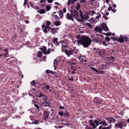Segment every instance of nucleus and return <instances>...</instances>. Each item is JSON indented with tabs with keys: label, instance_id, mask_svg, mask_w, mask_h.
Returning a JSON list of instances; mask_svg holds the SVG:
<instances>
[{
	"label": "nucleus",
	"instance_id": "nucleus-1",
	"mask_svg": "<svg viewBox=\"0 0 129 129\" xmlns=\"http://www.w3.org/2000/svg\"><path fill=\"white\" fill-rule=\"evenodd\" d=\"M77 43L78 46L80 44L83 45L84 47H87L91 42V39L87 37H81L80 35L78 36Z\"/></svg>",
	"mask_w": 129,
	"mask_h": 129
},
{
	"label": "nucleus",
	"instance_id": "nucleus-2",
	"mask_svg": "<svg viewBox=\"0 0 129 129\" xmlns=\"http://www.w3.org/2000/svg\"><path fill=\"white\" fill-rule=\"evenodd\" d=\"M66 41L63 40L60 42L61 45H62L61 49L62 51L64 52L68 56L72 54L74 52H75V54L77 53V52L78 50V49L75 48L74 51L73 49H67V46L68 44L66 43Z\"/></svg>",
	"mask_w": 129,
	"mask_h": 129
},
{
	"label": "nucleus",
	"instance_id": "nucleus-3",
	"mask_svg": "<svg viewBox=\"0 0 129 129\" xmlns=\"http://www.w3.org/2000/svg\"><path fill=\"white\" fill-rule=\"evenodd\" d=\"M39 93V94L36 95V96L39 98H41L42 97H43L42 98V100L43 101H44L43 102H41V100H40L41 102H39L40 104L41 105L45 106V103L47 104H48L49 102L47 101V97L46 96H44V94H42L41 92H40Z\"/></svg>",
	"mask_w": 129,
	"mask_h": 129
},
{
	"label": "nucleus",
	"instance_id": "nucleus-4",
	"mask_svg": "<svg viewBox=\"0 0 129 129\" xmlns=\"http://www.w3.org/2000/svg\"><path fill=\"white\" fill-rule=\"evenodd\" d=\"M74 18L76 19L78 21L82 22L84 21L83 19H79V15L78 12L76 10L74 9L71 12Z\"/></svg>",
	"mask_w": 129,
	"mask_h": 129
},
{
	"label": "nucleus",
	"instance_id": "nucleus-5",
	"mask_svg": "<svg viewBox=\"0 0 129 129\" xmlns=\"http://www.w3.org/2000/svg\"><path fill=\"white\" fill-rule=\"evenodd\" d=\"M90 125L92 126L93 128L95 129L96 128V126H98L99 124L101 125V122L98 121L97 120H94L93 121L92 120H89Z\"/></svg>",
	"mask_w": 129,
	"mask_h": 129
},
{
	"label": "nucleus",
	"instance_id": "nucleus-6",
	"mask_svg": "<svg viewBox=\"0 0 129 129\" xmlns=\"http://www.w3.org/2000/svg\"><path fill=\"white\" fill-rule=\"evenodd\" d=\"M40 49L42 51L43 53L44 54H49L50 52V49H49L47 51V48L46 47L43 46L42 48H40Z\"/></svg>",
	"mask_w": 129,
	"mask_h": 129
},
{
	"label": "nucleus",
	"instance_id": "nucleus-7",
	"mask_svg": "<svg viewBox=\"0 0 129 129\" xmlns=\"http://www.w3.org/2000/svg\"><path fill=\"white\" fill-rule=\"evenodd\" d=\"M79 12L80 13L79 15L81 18V19H83H83H84L86 20L89 18V16L88 15L85 14L84 16L83 15L82 12L81 10H80L79 11Z\"/></svg>",
	"mask_w": 129,
	"mask_h": 129
},
{
	"label": "nucleus",
	"instance_id": "nucleus-8",
	"mask_svg": "<svg viewBox=\"0 0 129 129\" xmlns=\"http://www.w3.org/2000/svg\"><path fill=\"white\" fill-rule=\"evenodd\" d=\"M66 18L67 19L71 20L72 21H74V18L73 16L72 13L70 12V14L69 13H67L66 16Z\"/></svg>",
	"mask_w": 129,
	"mask_h": 129
},
{
	"label": "nucleus",
	"instance_id": "nucleus-9",
	"mask_svg": "<svg viewBox=\"0 0 129 129\" xmlns=\"http://www.w3.org/2000/svg\"><path fill=\"white\" fill-rule=\"evenodd\" d=\"M101 26L102 30L105 31L108 30L109 29L108 28L107 24L104 23H103L101 25Z\"/></svg>",
	"mask_w": 129,
	"mask_h": 129
},
{
	"label": "nucleus",
	"instance_id": "nucleus-10",
	"mask_svg": "<svg viewBox=\"0 0 129 129\" xmlns=\"http://www.w3.org/2000/svg\"><path fill=\"white\" fill-rule=\"evenodd\" d=\"M103 36L101 35H99L97 36V43H99L100 44H101V43L102 41Z\"/></svg>",
	"mask_w": 129,
	"mask_h": 129
},
{
	"label": "nucleus",
	"instance_id": "nucleus-11",
	"mask_svg": "<svg viewBox=\"0 0 129 129\" xmlns=\"http://www.w3.org/2000/svg\"><path fill=\"white\" fill-rule=\"evenodd\" d=\"M95 30L96 32L101 33H102V30L101 26H96L95 28Z\"/></svg>",
	"mask_w": 129,
	"mask_h": 129
},
{
	"label": "nucleus",
	"instance_id": "nucleus-12",
	"mask_svg": "<svg viewBox=\"0 0 129 129\" xmlns=\"http://www.w3.org/2000/svg\"><path fill=\"white\" fill-rule=\"evenodd\" d=\"M63 40H62L61 41H60L59 42H58L57 41V39L56 38H55L53 40V42L54 44H55L56 46L59 45L62 47V45H61L60 42H61V41H63Z\"/></svg>",
	"mask_w": 129,
	"mask_h": 129
},
{
	"label": "nucleus",
	"instance_id": "nucleus-13",
	"mask_svg": "<svg viewBox=\"0 0 129 129\" xmlns=\"http://www.w3.org/2000/svg\"><path fill=\"white\" fill-rule=\"evenodd\" d=\"M59 29L58 28L56 27L55 28H51L50 30L52 33L53 34H54L57 32V31Z\"/></svg>",
	"mask_w": 129,
	"mask_h": 129
},
{
	"label": "nucleus",
	"instance_id": "nucleus-14",
	"mask_svg": "<svg viewBox=\"0 0 129 129\" xmlns=\"http://www.w3.org/2000/svg\"><path fill=\"white\" fill-rule=\"evenodd\" d=\"M91 37L93 42L95 43H97L98 41H97V36L96 35V37H95L93 35H92L91 36Z\"/></svg>",
	"mask_w": 129,
	"mask_h": 129
},
{
	"label": "nucleus",
	"instance_id": "nucleus-15",
	"mask_svg": "<svg viewBox=\"0 0 129 129\" xmlns=\"http://www.w3.org/2000/svg\"><path fill=\"white\" fill-rule=\"evenodd\" d=\"M118 41L121 43H123L124 41V38H123V36H120L119 38L118 39Z\"/></svg>",
	"mask_w": 129,
	"mask_h": 129
},
{
	"label": "nucleus",
	"instance_id": "nucleus-16",
	"mask_svg": "<svg viewBox=\"0 0 129 129\" xmlns=\"http://www.w3.org/2000/svg\"><path fill=\"white\" fill-rule=\"evenodd\" d=\"M76 0H68V4L69 6L70 4H74L76 2Z\"/></svg>",
	"mask_w": 129,
	"mask_h": 129
},
{
	"label": "nucleus",
	"instance_id": "nucleus-17",
	"mask_svg": "<svg viewBox=\"0 0 129 129\" xmlns=\"http://www.w3.org/2000/svg\"><path fill=\"white\" fill-rule=\"evenodd\" d=\"M108 123H111L114 122H115V120L114 118H110L107 119Z\"/></svg>",
	"mask_w": 129,
	"mask_h": 129
},
{
	"label": "nucleus",
	"instance_id": "nucleus-18",
	"mask_svg": "<svg viewBox=\"0 0 129 129\" xmlns=\"http://www.w3.org/2000/svg\"><path fill=\"white\" fill-rule=\"evenodd\" d=\"M49 27L48 26H46L44 29H43L45 33H47L48 30H49Z\"/></svg>",
	"mask_w": 129,
	"mask_h": 129
},
{
	"label": "nucleus",
	"instance_id": "nucleus-19",
	"mask_svg": "<svg viewBox=\"0 0 129 129\" xmlns=\"http://www.w3.org/2000/svg\"><path fill=\"white\" fill-rule=\"evenodd\" d=\"M8 50V49L6 48H5V47H0V51L4 52H5L6 51H7Z\"/></svg>",
	"mask_w": 129,
	"mask_h": 129
},
{
	"label": "nucleus",
	"instance_id": "nucleus-20",
	"mask_svg": "<svg viewBox=\"0 0 129 129\" xmlns=\"http://www.w3.org/2000/svg\"><path fill=\"white\" fill-rule=\"evenodd\" d=\"M58 62V61L56 59H55L54 61L53 66L55 67L54 70H55L56 69V67L57 65V64Z\"/></svg>",
	"mask_w": 129,
	"mask_h": 129
},
{
	"label": "nucleus",
	"instance_id": "nucleus-21",
	"mask_svg": "<svg viewBox=\"0 0 129 129\" xmlns=\"http://www.w3.org/2000/svg\"><path fill=\"white\" fill-rule=\"evenodd\" d=\"M49 86L48 85H44L43 87V89L44 90H48L50 88Z\"/></svg>",
	"mask_w": 129,
	"mask_h": 129
},
{
	"label": "nucleus",
	"instance_id": "nucleus-22",
	"mask_svg": "<svg viewBox=\"0 0 129 129\" xmlns=\"http://www.w3.org/2000/svg\"><path fill=\"white\" fill-rule=\"evenodd\" d=\"M105 52V50L104 49H103L99 51V54L102 56L104 55Z\"/></svg>",
	"mask_w": 129,
	"mask_h": 129
},
{
	"label": "nucleus",
	"instance_id": "nucleus-23",
	"mask_svg": "<svg viewBox=\"0 0 129 129\" xmlns=\"http://www.w3.org/2000/svg\"><path fill=\"white\" fill-rule=\"evenodd\" d=\"M80 4H77V5L76 7V9L77 10L79 11L80 10H81V9H80Z\"/></svg>",
	"mask_w": 129,
	"mask_h": 129
},
{
	"label": "nucleus",
	"instance_id": "nucleus-24",
	"mask_svg": "<svg viewBox=\"0 0 129 129\" xmlns=\"http://www.w3.org/2000/svg\"><path fill=\"white\" fill-rule=\"evenodd\" d=\"M115 126L116 128H122L123 127L122 125L120 124H115Z\"/></svg>",
	"mask_w": 129,
	"mask_h": 129
},
{
	"label": "nucleus",
	"instance_id": "nucleus-25",
	"mask_svg": "<svg viewBox=\"0 0 129 129\" xmlns=\"http://www.w3.org/2000/svg\"><path fill=\"white\" fill-rule=\"evenodd\" d=\"M96 16L95 18V20H98L99 18L101 17V15L100 14H96Z\"/></svg>",
	"mask_w": 129,
	"mask_h": 129
},
{
	"label": "nucleus",
	"instance_id": "nucleus-26",
	"mask_svg": "<svg viewBox=\"0 0 129 129\" xmlns=\"http://www.w3.org/2000/svg\"><path fill=\"white\" fill-rule=\"evenodd\" d=\"M5 53H3L4 54V56L5 57H7L9 56V53L8 52V50L6 51Z\"/></svg>",
	"mask_w": 129,
	"mask_h": 129
},
{
	"label": "nucleus",
	"instance_id": "nucleus-27",
	"mask_svg": "<svg viewBox=\"0 0 129 129\" xmlns=\"http://www.w3.org/2000/svg\"><path fill=\"white\" fill-rule=\"evenodd\" d=\"M54 24L56 26H58L60 24V22L59 21H56L55 22Z\"/></svg>",
	"mask_w": 129,
	"mask_h": 129
},
{
	"label": "nucleus",
	"instance_id": "nucleus-28",
	"mask_svg": "<svg viewBox=\"0 0 129 129\" xmlns=\"http://www.w3.org/2000/svg\"><path fill=\"white\" fill-rule=\"evenodd\" d=\"M101 124H102L104 126H106L107 125V123L105 121H102L101 122Z\"/></svg>",
	"mask_w": 129,
	"mask_h": 129
},
{
	"label": "nucleus",
	"instance_id": "nucleus-29",
	"mask_svg": "<svg viewBox=\"0 0 129 129\" xmlns=\"http://www.w3.org/2000/svg\"><path fill=\"white\" fill-rule=\"evenodd\" d=\"M42 53L41 51H39L37 54V56L38 57H40L42 56Z\"/></svg>",
	"mask_w": 129,
	"mask_h": 129
},
{
	"label": "nucleus",
	"instance_id": "nucleus-30",
	"mask_svg": "<svg viewBox=\"0 0 129 129\" xmlns=\"http://www.w3.org/2000/svg\"><path fill=\"white\" fill-rule=\"evenodd\" d=\"M45 11L44 9H41L39 11V12L41 14H42L45 13Z\"/></svg>",
	"mask_w": 129,
	"mask_h": 129
},
{
	"label": "nucleus",
	"instance_id": "nucleus-31",
	"mask_svg": "<svg viewBox=\"0 0 129 129\" xmlns=\"http://www.w3.org/2000/svg\"><path fill=\"white\" fill-rule=\"evenodd\" d=\"M86 25L89 28H92V26L91 24L87 22L86 23Z\"/></svg>",
	"mask_w": 129,
	"mask_h": 129
},
{
	"label": "nucleus",
	"instance_id": "nucleus-32",
	"mask_svg": "<svg viewBox=\"0 0 129 129\" xmlns=\"http://www.w3.org/2000/svg\"><path fill=\"white\" fill-rule=\"evenodd\" d=\"M51 7L49 5H47L46 6V8L47 11H49L51 9Z\"/></svg>",
	"mask_w": 129,
	"mask_h": 129
},
{
	"label": "nucleus",
	"instance_id": "nucleus-33",
	"mask_svg": "<svg viewBox=\"0 0 129 129\" xmlns=\"http://www.w3.org/2000/svg\"><path fill=\"white\" fill-rule=\"evenodd\" d=\"M59 15L61 18L63 16V14L62 11H59Z\"/></svg>",
	"mask_w": 129,
	"mask_h": 129
},
{
	"label": "nucleus",
	"instance_id": "nucleus-34",
	"mask_svg": "<svg viewBox=\"0 0 129 129\" xmlns=\"http://www.w3.org/2000/svg\"><path fill=\"white\" fill-rule=\"evenodd\" d=\"M40 123V121H38V120H36L34 121V124H37Z\"/></svg>",
	"mask_w": 129,
	"mask_h": 129
},
{
	"label": "nucleus",
	"instance_id": "nucleus-35",
	"mask_svg": "<svg viewBox=\"0 0 129 129\" xmlns=\"http://www.w3.org/2000/svg\"><path fill=\"white\" fill-rule=\"evenodd\" d=\"M64 115L65 116L67 117L68 116H69V114L68 112H66L65 113H64Z\"/></svg>",
	"mask_w": 129,
	"mask_h": 129
},
{
	"label": "nucleus",
	"instance_id": "nucleus-36",
	"mask_svg": "<svg viewBox=\"0 0 129 129\" xmlns=\"http://www.w3.org/2000/svg\"><path fill=\"white\" fill-rule=\"evenodd\" d=\"M104 34L106 36H109L111 35V33H104Z\"/></svg>",
	"mask_w": 129,
	"mask_h": 129
},
{
	"label": "nucleus",
	"instance_id": "nucleus-37",
	"mask_svg": "<svg viewBox=\"0 0 129 129\" xmlns=\"http://www.w3.org/2000/svg\"><path fill=\"white\" fill-rule=\"evenodd\" d=\"M36 83L34 81V80H33V81L31 82V86H33Z\"/></svg>",
	"mask_w": 129,
	"mask_h": 129
},
{
	"label": "nucleus",
	"instance_id": "nucleus-38",
	"mask_svg": "<svg viewBox=\"0 0 129 129\" xmlns=\"http://www.w3.org/2000/svg\"><path fill=\"white\" fill-rule=\"evenodd\" d=\"M91 68L92 70L95 71L97 72H99V71L97 70L95 68L93 67H91Z\"/></svg>",
	"mask_w": 129,
	"mask_h": 129
},
{
	"label": "nucleus",
	"instance_id": "nucleus-39",
	"mask_svg": "<svg viewBox=\"0 0 129 129\" xmlns=\"http://www.w3.org/2000/svg\"><path fill=\"white\" fill-rule=\"evenodd\" d=\"M105 39L107 41L109 42L110 40V38L108 37H106L105 38Z\"/></svg>",
	"mask_w": 129,
	"mask_h": 129
},
{
	"label": "nucleus",
	"instance_id": "nucleus-40",
	"mask_svg": "<svg viewBox=\"0 0 129 129\" xmlns=\"http://www.w3.org/2000/svg\"><path fill=\"white\" fill-rule=\"evenodd\" d=\"M58 113V114L61 116H62L63 115V113L62 111L59 112Z\"/></svg>",
	"mask_w": 129,
	"mask_h": 129
},
{
	"label": "nucleus",
	"instance_id": "nucleus-41",
	"mask_svg": "<svg viewBox=\"0 0 129 129\" xmlns=\"http://www.w3.org/2000/svg\"><path fill=\"white\" fill-rule=\"evenodd\" d=\"M46 23L47 25H50L51 23L49 21H46Z\"/></svg>",
	"mask_w": 129,
	"mask_h": 129
},
{
	"label": "nucleus",
	"instance_id": "nucleus-42",
	"mask_svg": "<svg viewBox=\"0 0 129 129\" xmlns=\"http://www.w3.org/2000/svg\"><path fill=\"white\" fill-rule=\"evenodd\" d=\"M85 129H94L93 128H91L90 126H86L85 127Z\"/></svg>",
	"mask_w": 129,
	"mask_h": 129
},
{
	"label": "nucleus",
	"instance_id": "nucleus-43",
	"mask_svg": "<svg viewBox=\"0 0 129 129\" xmlns=\"http://www.w3.org/2000/svg\"><path fill=\"white\" fill-rule=\"evenodd\" d=\"M86 2V0H81L80 1V3H85Z\"/></svg>",
	"mask_w": 129,
	"mask_h": 129
},
{
	"label": "nucleus",
	"instance_id": "nucleus-44",
	"mask_svg": "<svg viewBox=\"0 0 129 129\" xmlns=\"http://www.w3.org/2000/svg\"><path fill=\"white\" fill-rule=\"evenodd\" d=\"M102 44L103 45L105 46H107V44L106 43V42L105 41H103Z\"/></svg>",
	"mask_w": 129,
	"mask_h": 129
},
{
	"label": "nucleus",
	"instance_id": "nucleus-45",
	"mask_svg": "<svg viewBox=\"0 0 129 129\" xmlns=\"http://www.w3.org/2000/svg\"><path fill=\"white\" fill-rule=\"evenodd\" d=\"M35 106L38 110H39V107L37 104H35L34 105Z\"/></svg>",
	"mask_w": 129,
	"mask_h": 129
},
{
	"label": "nucleus",
	"instance_id": "nucleus-46",
	"mask_svg": "<svg viewBox=\"0 0 129 129\" xmlns=\"http://www.w3.org/2000/svg\"><path fill=\"white\" fill-rule=\"evenodd\" d=\"M91 13L92 15L93 16L94 14H95V12L93 10H92L91 11Z\"/></svg>",
	"mask_w": 129,
	"mask_h": 129
},
{
	"label": "nucleus",
	"instance_id": "nucleus-47",
	"mask_svg": "<svg viewBox=\"0 0 129 129\" xmlns=\"http://www.w3.org/2000/svg\"><path fill=\"white\" fill-rule=\"evenodd\" d=\"M28 1V0H24V6L26 5L27 4V3Z\"/></svg>",
	"mask_w": 129,
	"mask_h": 129
},
{
	"label": "nucleus",
	"instance_id": "nucleus-48",
	"mask_svg": "<svg viewBox=\"0 0 129 129\" xmlns=\"http://www.w3.org/2000/svg\"><path fill=\"white\" fill-rule=\"evenodd\" d=\"M89 21L93 23V22H94L95 23H96V22H95L94 20H93V19H92L91 20H90Z\"/></svg>",
	"mask_w": 129,
	"mask_h": 129
},
{
	"label": "nucleus",
	"instance_id": "nucleus-49",
	"mask_svg": "<svg viewBox=\"0 0 129 129\" xmlns=\"http://www.w3.org/2000/svg\"><path fill=\"white\" fill-rule=\"evenodd\" d=\"M103 17L106 20H107V19H108V18L105 15H103Z\"/></svg>",
	"mask_w": 129,
	"mask_h": 129
},
{
	"label": "nucleus",
	"instance_id": "nucleus-50",
	"mask_svg": "<svg viewBox=\"0 0 129 129\" xmlns=\"http://www.w3.org/2000/svg\"><path fill=\"white\" fill-rule=\"evenodd\" d=\"M123 38H124V40L125 39L126 40H128V37H127L126 36H123Z\"/></svg>",
	"mask_w": 129,
	"mask_h": 129
},
{
	"label": "nucleus",
	"instance_id": "nucleus-51",
	"mask_svg": "<svg viewBox=\"0 0 129 129\" xmlns=\"http://www.w3.org/2000/svg\"><path fill=\"white\" fill-rule=\"evenodd\" d=\"M46 73H51V71L49 70H47L46 71Z\"/></svg>",
	"mask_w": 129,
	"mask_h": 129
},
{
	"label": "nucleus",
	"instance_id": "nucleus-52",
	"mask_svg": "<svg viewBox=\"0 0 129 129\" xmlns=\"http://www.w3.org/2000/svg\"><path fill=\"white\" fill-rule=\"evenodd\" d=\"M48 2L50 3H51L53 2V0H47Z\"/></svg>",
	"mask_w": 129,
	"mask_h": 129
},
{
	"label": "nucleus",
	"instance_id": "nucleus-53",
	"mask_svg": "<svg viewBox=\"0 0 129 129\" xmlns=\"http://www.w3.org/2000/svg\"><path fill=\"white\" fill-rule=\"evenodd\" d=\"M106 129H110L111 128V126H108L107 127H106Z\"/></svg>",
	"mask_w": 129,
	"mask_h": 129
},
{
	"label": "nucleus",
	"instance_id": "nucleus-54",
	"mask_svg": "<svg viewBox=\"0 0 129 129\" xmlns=\"http://www.w3.org/2000/svg\"><path fill=\"white\" fill-rule=\"evenodd\" d=\"M30 123V122H27L26 121L25 123V124L26 125H27L28 124H29Z\"/></svg>",
	"mask_w": 129,
	"mask_h": 129
},
{
	"label": "nucleus",
	"instance_id": "nucleus-55",
	"mask_svg": "<svg viewBox=\"0 0 129 129\" xmlns=\"http://www.w3.org/2000/svg\"><path fill=\"white\" fill-rule=\"evenodd\" d=\"M63 12L64 13H65L66 11V10L65 8H64L63 10Z\"/></svg>",
	"mask_w": 129,
	"mask_h": 129
},
{
	"label": "nucleus",
	"instance_id": "nucleus-56",
	"mask_svg": "<svg viewBox=\"0 0 129 129\" xmlns=\"http://www.w3.org/2000/svg\"><path fill=\"white\" fill-rule=\"evenodd\" d=\"M72 42L73 43H76V40H72Z\"/></svg>",
	"mask_w": 129,
	"mask_h": 129
},
{
	"label": "nucleus",
	"instance_id": "nucleus-57",
	"mask_svg": "<svg viewBox=\"0 0 129 129\" xmlns=\"http://www.w3.org/2000/svg\"><path fill=\"white\" fill-rule=\"evenodd\" d=\"M111 10V7H109L108 8V10L109 11H110Z\"/></svg>",
	"mask_w": 129,
	"mask_h": 129
},
{
	"label": "nucleus",
	"instance_id": "nucleus-58",
	"mask_svg": "<svg viewBox=\"0 0 129 129\" xmlns=\"http://www.w3.org/2000/svg\"><path fill=\"white\" fill-rule=\"evenodd\" d=\"M116 11V10H115V9H113L112 10V11L114 12L115 13Z\"/></svg>",
	"mask_w": 129,
	"mask_h": 129
},
{
	"label": "nucleus",
	"instance_id": "nucleus-59",
	"mask_svg": "<svg viewBox=\"0 0 129 129\" xmlns=\"http://www.w3.org/2000/svg\"><path fill=\"white\" fill-rule=\"evenodd\" d=\"M59 108L60 109H63L64 108V107L63 106H60V107H59Z\"/></svg>",
	"mask_w": 129,
	"mask_h": 129
},
{
	"label": "nucleus",
	"instance_id": "nucleus-60",
	"mask_svg": "<svg viewBox=\"0 0 129 129\" xmlns=\"http://www.w3.org/2000/svg\"><path fill=\"white\" fill-rule=\"evenodd\" d=\"M45 2V1L44 0H41L40 1V2L42 3H44Z\"/></svg>",
	"mask_w": 129,
	"mask_h": 129
},
{
	"label": "nucleus",
	"instance_id": "nucleus-61",
	"mask_svg": "<svg viewBox=\"0 0 129 129\" xmlns=\"http://www.w3.org/2000/svg\"><path fill=\"white\" fill-rule=\"evenodd\" d=\"M55 4L56 5H60V4H59V3H58V2H56L55 3Z\"/></svg>",
	"mask_w": 129,
	"mask_h": 129
},
{
	"label": "nucleus",
	"instance_id": "nucleus-62",
	"mask_svg": "<svg viewBox=\"0 0 129 129\" xmlns=\"http://www.w3.org/2000/svg\"><path fill=\"white\" fill-rule=\"evenodd\" d=\"M62 127L61 126H58V127L57 128H62Z\"/></svg>",
	"mask_w": 129,
	"mask_h": 129
},
{
	"label": "nucleus",
	"instance_id": "nucleus-63",
	"mask_svg": "<svg viewBox=\"0 0 129 129\" xmlns=\"http://www.w3.org/2000/svg\"><path fill=\"white\" fill-rule=\"evenodd\" d=\"M102 126L101 125H100L99 126V129H102Z\"/></svg>",
	"mask_w": 129,
	"mask_h": 129
},
{
	"label": "nucleus",
	"instance_id": "nucleus-64",
	"mask_svg": "<svg viewBox=\"0 0 129 129\" xmlns=\"http://www.w3.org/2000/svg\"><path fill=\"white\" fill-rule=\"evenodd\" d=\"M25 23H29V21L28 20H26L25 21Z\"/></svg>",
	"mask_w": 129,
	"mask_h": 129
}]
</instances>
